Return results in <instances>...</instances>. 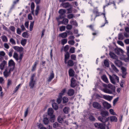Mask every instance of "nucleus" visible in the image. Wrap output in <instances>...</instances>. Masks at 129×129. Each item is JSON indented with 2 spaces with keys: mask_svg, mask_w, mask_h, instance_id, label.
Here are the masks:
<instances>
[{
  "mask_svg": "<svg viewBox=\"0 0 129 129\" xmlns=\"http://www.w3.org/2000/svg\"><path fill=\"white\" fill-rule=\"evenodd\" d=\"M126 72H122V76L123 78H125L126 77Z\"/></svg>",
  "mask_w": 129,
  "mask_h": 129,
  "instance_id": "53",
  "label": "nucleus"
},
{
  "mask_svg": "<svg viewBox=\"0 0 129 129\" xmlns=\"http://www.w3.org/2000/svg\"><path fill=\"white\" fill-rule=\"evenodd\" d=\"M54 74L53 73V71H52V72L51 73L50 76L48 79V82H50L54 78Z\"/></svg>",
  "mask_w": 129,
  "mask_h": 129,
  "instance_id": "14",
  "label": "nucleus"
},
{
  "mask_svg": "<svg viewBox=\"0 0 129 129\" xmlns=\"http://www.w3.org/2000/svg\"><path fill=\"white\" fill-rule=\"evenodd\" d=\"M127 57H126L124 59V61L125 62H129V54L127 55Z\"/></svg>",
  "mask_w": 129,
  "mask_h": 129,
  "instance_id": "64",
  "label": "nucleus"
},
{
  "mask_svg": "<svg viewBox=\"0 0 129 129\" xmlns=\"http://www.w3.org/2000/svg\"><path fill=\"white\" fill-rule=\"evenodd\" d=\"M101 123H96L94 124V126L96 128L99 129V127H100V125Z\"/></svg>",
  "mask_w": 129,
  "mask_h": 129,
  "instance_id": "50",
  "label": "nucleus"
},
{
  "mask_svg": "<svg viewBox=\"0 0 129 129\" xmlns=\"http://www.w3.org/2000/svg\"><path fill=\"white\" fill-rule=\"evenodd\" d=\"M67 91L66 89V88L63 89L61 92L59 93V94L62 96L66 93Z\"/></svg>",
  "mask_w": 129,
  "mask_h": 129,
  "instance_id": "25",
  "label": "nucleus"
},
{
  "mask_svg": "<svg viewBox=\"0 0 129 129\" xmlns=\"http://www.w3.org/2000/svg\"><path fill=\"white\" fill-rule=\"evenodd\" d=\"M124 81L123 80H121L120 81V85L121 87H124L123 84L124 83Z\"/></svg>",
  "mask_w": 129,
  "mask_h": 129,
  "instance_id": "54",
  "label": "nucleus"
},
{
  "mask_svg": "<svg viewBox=\"0 0 129 129\" xmlns=\"http://www.w3.org/2000/svg\"><path fill=\"white\" fill-rule=\"evenodd\" d=\"M103 105L104 108L106 109H108L111 107L110 104L106 102H103Z\"/></svg>",
  "mask_w": 129,
  "mask_h": 129,
  "instance_id": "8",
  "label": "nucleus"
},
{
  "mask_svg": "<svg viewBox=\"0 0 129 129\" xmlns=\"http://www.w3.org/2000/svg\"><path fill=\"white\" fill-rule=\"evenodd\" d=\"M9 72L8 71L7 69H6L5 71L4 72V75L5 77H7L9 76Z\"/></svg>",
  "mask_w": 129,
  "mask_h": 129,
  "instance_id": "45",
  "label": "nucleus"
},
{
  "mask_svg": "<svg viewBox=\"0 0 129 129\" xmlns=\"http://www.w3.org/2000/svg\"><path fill=\"white\" fill-rule=\"evenodd\" d=\"M29 108V107H28L26 109V110L24 114V117H26L28 114Z\"/></svg>",
  "mask_w": 129,
  "mask_h": 129,
  "instance_id": "55",
  "label": "nucleus"
},
{
  "mask_svg": "<svg viewBox=\"0 0 129 129\" xmlns=\"http://www.w3.org/2000/svg\"><path fill=\"white\" fill-rule=\"evenodd\" d=\"M20 84H19L15 88L14 90L13 91L14 93H15L18 90V89L19 88V86L20 85Z\"/></svg>",
  "mask_w": 129,
  "mask_h": 129,
  "instance_id": "57",
  "label": "nucleus"
},
{
  "mask_svg": "<svg viewBox=\"0 0 129 129\" xmlns=\"http://www.w3.org/2000/svg\"><path fill=\"white\" fill-rule=\"evenodd\" d=\"M92 11L93 14L95 15V17L94 19V20H95L96 17L102 15V13L99 12V10L98 9V7L94 8Z\"/></svg>",
  "mask_w": 129,
  "mask_h": 129,
  "instance_id": "2",
  "label": "nucleus"
},
{
  "mask_svg": "<svg viewBox=\"0 0 129 129\" xmlns=\"http://www.w3.org/2000/svg\"><path fill=\"white\" fill-rule=\"evenodd\" d=\"M114 63L116 66L120 67L122 65V62L118 60H115Z\"/></svg>",
  "mask_w": 129,
  "mask_h": 129,
  "instance_id": "10",
  "label": "nucleus"
},
{
  "mask_svg": "<svg viewBox=\"0 0 129 129\" xmlns=\"http://www.w3.org/2000/svg\"><path fill=\"white\" fill-rule=\"evenodd\" d=\"M105 124H102L101 123L99 128L100 129H105Z\"/></svg>",
  "mask_w": 129,
  "mask_h": 129,
  "instance_id": "44",
  "label": "nucleus"
},
{
  "mask_svg": "<svg viewBox=\"0 0 129 129\" xmlns=\"http://www.w3.org/2000/svg\"><path fill=\"white\" fill-rule=\"evenodd\" d=\"M38 61H36L35 62L34 64L32 66V69H31V71L33 72L36 69V66L37 64H38Z\"/></svg>",
  "mask_w": 129,
  "mask_h": 129,
  "instance_id": "21",
  "label": "nucleus"
},
{
  "mask_svg": "<svg viewBox=\"0 0 129 129\" xmlns=\"http://www.w3.org/2000/svg\"><path fill=\"white\" fill-rule=\"evenodd\" d=\"M10 42L12 44H15V42L14 40L12 38H11L10 40Z\"/></svg>",
  "mask_w": 129,
  "mask_h": 129,
  "instance_id": "56",
  "label": "nucleus"
},
{
  "mask_svg": "<svg viewBox=\"0 0 129 129\" xmlns=\"http://www.w3.org/2000/svg\"><path fill=\"white\" fill-rule=\"evenodd\" d=\"M109 78L111 82L114 84H115L116 83L115 81V79L114 78V77H113L112 76L110 75Z\"/></svg>",
  "mask_w": 129,
  "mask_h": 129,
  "instance_id": "28",
  "label": "nucleus"
},
{
  "mask_svg": "<svg viewBox=\"0 0 129 129\" xmlns=\"http://www.w3.org/2000/svg\"><path fill=\"white\" fill-rule=\"evenodd\" d=\"M68 73L70 77H73L74 76L75 72L73 69L70 68L69 69Z\"/></svg>",
  "mask_w": 129,
  "mask_h": 129,
  "instance_id": "9",
  "label": "nucleus"
},
{
  "mask_svg": "<svg viewBox=\"0 0 129 129\" xmlns=\"http://www.w3.org/2000/svg\"><path fill=\"white\" fill-rule=\"evenodd\" d=\"M76 80L74 78H72L71 79L70 86L72 88H75L77 86V84L76 83Z\"/></svg>",
  "mask_w": 129,
  "mask_h": 129,
  "instance_id": "3",
  "label": "nucleus"
},
{
  "mask_svg": "<svg viewBox=\"0 0 129 129\" xmlns=\"http://www.w3.org/2000/svg\"><path fill=\"white\" fill-rule=\"evenodd\" d=\"M98 119L100 121L104 123H105L106 122L108 121L109 120V117L107 118L106 117L100 116L99 117Z\"/></svg>",
  "mask_w": 129,
  "mask_h": 129,
  "instance_id": "4",
  "label": "nucleus"
},
{
  "mask_svg": "<svg viewBox=\"0 0 129 129\" xmlns=\"http://www.w3.org/2000/svg\"><path fill=\"white\" fill-rule=\"evenodd\" d=\"M67 34L66 32L60 34L59 35V37L63 38H66L67 37Z\"/></svg>",
  "mask_w": 129,
  "mask_h": 129,
  "instance_id": "18",
  "label": "nucleus"
},
{
  "mask_svg": "<svg viewBox=\"0 0 129 129\" xmlns=\"http://www.w3.org/2000/svg\"><path fill=\"white\" fill-rule=\"evenodd\" d=\"M104 64L105 66L107 67L109 66V62L107 59H105L104 61Z\"/></svg>",
  "mask_w": 129,
  "mask_h": 129,
  "instance_id": "34",
  "label": "nucleus"
},
{
  "mask_svg": "<svg viewBox=\"0 0 129 129\" xmlns=\"http://www.w3.org/2000/svg\"><path fill=\"white\" fill-rule=\"evenodd\" d=\"M115 51L116 53L118 55L120 54V52H121V53H122V52L123 51L121 49H116Z\"/></svg>",
  "mask_w": 129,
  "mask_h": 129,
  "instance_id": "36",
  "label": "nucleus"
},
{
  "mask_svg": "<svg viewBox=\"0 0 129 129\" xmlns=\"http://www.w3.org/2000/svg\"><path fill=\"white\" fill-rule=\"evenodd\" d=\"M112 77H114V78L116 80L117 82H119V78L115 74H113L112 75Z\"/></svg>",
  "mask_w": 129,
  "mask_h": 129,
  "instance_id": "46",
  "label": "nucleus"
},
{
  "mask_svg": "<svg viewBox=\"0 0 129 129\" xmlns=\"http://www.w3.org/2000/svg\"><path fill=\"white\" fill-rule=\"evenodd\" d=\"M27 40L25 39H22L21 42V44L23 46H24L26 43Z\"/></svg>",
  "mask_w": 129,
  "mask_h": 129,
  "instance_id": "33",
  "label": "nucleus"
},
{
  "mask_svg": "<svg viewBox=\"0 0 129 129\" xmlns=\"http://www.w3.org/2000/svg\"><path fill=\"white\" fill-rule=\"evenodd\" d=\"M67 10H68V14L71 13L72 12V9L71 8L68 9Z\"/></svg>",
  "mask_w": 129,
  "mask_h": 129,
  "instance_id": "63",
  "label": "nucleus"
},
{
  "mask_svg": "<svg viewBox=\"0 0 129 129\" xmlns=\"http://www.w3.org/2000/svg\"><path fill=\"white\" fill-rule=\"evenodd\" d=\"M65 30V26H62L59 28V30L61 31H64Z\"/></svg>",
  "mask_w": 129,
  "mask_h": 129,
  "instance_id": "49",
  "label": "nucleus"
},
{
  "mask_svg": "<svg viewBox=\"0 0 129 129\" xmlns=\"http://www.w3.org/2000/svg\"><path fill=\"white\" fill-rule=\"evenodd\" d=\"M108 87L109 88L112 89H114V87L111 84H109L108 85Z\"/></svg>",
  "mask_w": 129,
  "mask_h": 129,
  "instance_id": "62",
  "label": "nucleus"
},
{
  "mask_svg": "<svg viewBox=\"0 0 129 129\" xmlns=\"http://www.w3.org/2000/svg\"><path fill=\"white\" fill-rule=\"evenodd\" d=\"M102 80L106 83H108L109 81L108 79L105 75H103L102 76Z\"/></svg>",
  "mask_w": 129,
  "mask_h": 129,
  "instance_id": "23",
  "label": "nucleus"
},
{
  "mask_svg": "<svg viewBox=\"0 0 129 129\" xmlns=\"http://www.w3.org/2000/svg\"><path fill=\"white\" fill-rule=\"evenodd\" d=\"M7 62L4 60L0 64V69L1 70H3L6 65H7Z\"/></svg>",
  "mask_w": 129,
  "mask_h": 129,
  "instance_id": "11",
  "label": "nucleus"
},
{
  "mask_svg": "<svg viewBox=\"0 0 129 129\" xmlns=\"http://www.w3.org/2000/svg\"><path fill=\"white\" fill-rule=\"evenodd\" d=\"M102 117H106L108 115V112L107 111H102L101 113Z\"/></svg>",
  "mask_w": 129,
  "mask_h": 129,
  "instance_id": "27",
  "label": "nucleus"
},
{
  "mask_svg": "<svg viewBox=\"0 0 129 129\" xmlns=\"http://www.w3.org/2000/svg\"><path fill=\"white\" fill-rule=\"evenodd\" d=\"M109 55L110 57L112 58L115 59H117L118 57L114 53L112 52H110Z\"/></svg>",
  "mask_w": 129,
  "mask_h": 129,
  "instance_id": "13",
  "label": "nucleus"
},
{
  "mask_svg": "<svg viewBox=\"0 0 129 129\" xmlns=\"http://www.w3.org/2000/svg\"><path fill=\"white\" fill-rule=\"evenodd\" d=\"M13 48L15 50L20 52H22L23 50V47H19L18 46H15L13 47Z\"/></svg>",
  "mask_w": 129,
  "mask_h": 129,
  "instance_id": "12",
  "label": "nucleus"
},
{
  "mask_svg": "<svg viewBox=\"0 0 129 129\" xmlns=\"http://www.w3.org/2000/svg\"><path fill=\"white\" fill-rule=\"evenodd\" d=\"M62 100V96L59 94L57 100V102L58 104H60Z\"/></svg>",
  "mask_w": 129,
  "mask_h": 129,
  "instance_id": "20",
  "label": "nucleus"
},
{
  "mask_svg": "<svg viewBox=\"0 0 129 129\" xmlns=\"http://www.w3.org/2000/svg\"><path fill=\"white\" fill-rule=\"evenodd\" d=\"M104 98L106 100H107L108 101L111 100L112 98V96L109 95L105 96H104Z\"/></svg>",
  "mask_w": 129,
  "mask_h": 129,
  "instance_id": "38",
  "label": "nucleus"
},
{
  "mask_svg": "<svg viewBox=\"0 0 129 129\" xmlns=\"http://www.w3.org/2000/svg\"><path fill=\"white\" fill-rule=\"evenodd\" d=\"M124 37L122 33H120L118 35V39L119 40H122L124 39Z\"/></svg>",
  "mask_w": 129,
  "mask_h": 129,
  "instance_id": "29",
  "label": "nucleus"
},
{
  "mask_svg": "<svg viewBox=\"0 0 129 129\" xmlns=\"http://www.w3.org/2000/svg\"><path fill=\"white\" fill-rule=\"evenodd\" d=\"M72 26L70 24H68L66 26V28L67 29H71L72 28Z\"/></svg>",
  "mask_w": 129,
  "mask_h": 129,
  "instance_id": "61",
  "label": "nucleus"
},
{
  "mask_svg": "<svg viewBox=\"0 0 129 129\" xmlns=\"http://www.w3.org/2000/svg\"><path fill=\"white\" fill-rule=\"evenodd\" d=\"M4 79L2 77H0V83L3 84L4 83Z\"/></svg>",
  "mask_w": 129,
  "mask_h": 129,
  "instance_id": "60",
  "label": "nucleus"
},
{
  "mask_svg": "<svg viewBox=\"0 0 129 129\" xmlns=\"http://www.w3.org/2000/svg\"><path fill=\"white\" fill-rule=\"evenodd\" d=\"M62 6L63 8H66L70 7V4L69 3L67 2L63 4L62 5Z\"/></svg>",
  "mask_w": 129,
  "mask_h": 129,
  "instance_id": "32",
  "label": "nucleus"
},
{
  "mask_svg": "<svg viewBox=\"0 0 129 129\" xmlns=\"http://www.w3.org/2000/svg\"><path fill=\"white\" fill-rule=\"evenodd\" d=\"M71 59L75 60L76 59V58L75 55L73 54L71 56Z\"/></svg>",
  "mask_w": 129,
  "mask_h": 129,
  "instance_id": "47",
  "label": "nucleus"
},
{
  "mask_svg": "<svg viewBox=\"0 0 129 129\" xmlns=\"http://www.w3.org/2000/svg\"><path fill=\"white\" fill-rule=\"evenodd\" d=\"M66 64H67V66L69 67H72L73 66L74 63V61L71 59L67 61H66V62H64Z\"/></svg>",
  "mask_w": 129,
  "mask_h": 129,
  "instance_id": "6",
  "label": "nucleus"
},
{
  "mask_svg": "<svg viewBox=\"0 0 129 129\" xmlns=\"http://www.w3.org/2000/svg\"><path fill=\"white\" fill-rule=\"evenodd\" d=\"M43 122L44 124L45 125L48 124L49 122L48 118L46 117H45L44 118Z\"/></svg>",
  "mask_w": 129,
  "mask_h": 129,
  "instance_id": "31",
  "label": "nucleus"
},
{
  "mask_svg": "<svg viewBox=\"0 0 129 129\" xmlns=\"http://www.w3.org/2000/svg\"><path fill=\"white\" fill-rule=\"evenodd\" d=\"M62 100L63 103V104H65L68 102L69 99L67 96H64L62 98Z\"/></svg>",
  "mask_w": 129,
  "mask_h": 129,
  "instance_id": "24",
  "label": "nucleus"
},
{
  "mask_svg": "<svg viewBox=\"0 0 129 129\" xmlns=\"http://www.w3.org/2000/svg\"><path fill=\"white\" fill-rule=\"evenodd\" d=\"M67 18L69 19L73 18L74 17V14H73L70 13L68 14L67 16Z\"/></svg>",
  "mask_w": 129,
  "mask_h": 129,
  "instance_id": "43",
  "label": "nucleus"
},
{
  "mask_svg": "<svg viewBox=\"0 0 129 129\" xmlns=\"http://www.w3.org/2000/svg\"><path fill=\"white\" fill-rule=\"evenodd\" d=\"M10 29L13 32H15V28L13 26H11L9 27Z\"/></svg>",
  "mask_w": 129,
  "mask_h": 129,
  "instance_id": "58",
  "label": "nucleus"
},
{
  "mask_svg": "<svg viewBox=\"0 0 129 129\" xmlns=\"http://www.w3.org/2000/svg\"><path fill=\"white\" fill-rule=\"evenodd\" d=\"M70 23L71 24L75 26H78V24L76 21V20H71L70 21Z\"/></svg>",
  "mask_w": 129,
  "mask_h": 129,
  "instance_id": "39",
  "label": "nucleus"
},
{
  "mask_svg": "<svg viewBox=\"0 0 129 129\" xmlns=\"http://www.w3.org/2000/svg\"><path fill=\"white\" fill-rule=\"evenodd\" d=\"M2 39L3 42H7L8 41L7 37L4 35L2 37Z\"/></svg>",
  "mask_w": 129,
  "mask_h": 129,
  "instance_id": "42",
  "label": "nucleus"
},
{
  "mask_svg": "<svg viewBox=\"0 0 129 129\" xmlns=\"http://www.w3.org/2000/svg\"><path fill=\"white\" fill-rule=\"evenodd\" d=\"M75 91L74 89H69L67 92V94L69 96H72L74 94Z\"/></svg>",
  "mask_w": 129,
  "mask_h": 129,
  "instance_id": "7",
  "label": "nucleus"
},
{
  "mask_svg": "<svg viewBox=\"0 0 129 129\" xmlns=\"http://www.w3.org/2000/svg\"><path fill=\"white\" fill-rule=\"evenodd\" d=\"M54 111L51 108H49L48 110V115L49 118V120L51 122H53L55 120V115L53 114Z\"/></svg>",
  "mask_w": 129,
  "mask_h": 129,
  "instance_id": "1",
  "label": "nucleus"
},
{
  "mask_svg": "<svg viewBox=\"0 0 129 129\" xmlns=\"http://www.w3.org/2000/svg\"><path fill=\"white\" fill-rule=\"evenodd\" d=\"M58 12L60 14L64 15L66 13V11L64 9H60L59 10Z\"/></svg>",
  "mask_w": 129,
  "mask_h": 129,
  "instance_id": "35",
  "label": "nucleus"
},
{
  "mask_svg": "<svg viewBox=\"0 0 129 129\" xmlns=\"http://www.w3.org/2000/svg\"><path fill=\"white\" fill-rule=\"evenodd\" d=\"M67 42V39H63L61 40V44L64 45V44H66Z\"/></svg>",
  "mask_w": 129,
  "mask_h": 129,
  "instance_id": "41",
  "label": "nucleus"
},
{
  "mask_svg": "<svg viewBox=\"0 0 129 129\" xmlns=\"http://www.w3.org/2000/svg\"><path fill=\"white\" fill-rule=\"evenodd\" d=\"M57 120L59 123H61L63 120V118L60 116H59L58 117Z\"/></svg>",
  "mask_w": 129,
  "mask_h": 129,
  "instance_id": "51",
  "label": "nucleus"
},
{
  "mask_svg": "<svg viewBox=\"0 0 129 129\" xmlns=\"http://www.w3.org/2000/svg\"><path fill=\"white\" fill-rule=\"evenodd\" d=\"M69 46L68 45H66L64 47V51L66 52H68V51L69 49Z\"/></svg>",
  "mask_w": 129,
  "mask_h": 129,
  "instance_id": "48",
  "label": "nucleus"
},
{
  "mask_svg": "<svg viewBox=\"0 0 129 129\" xmlns=\"http://www.w3.org/2000/svg\"><path fill=\"white\" fill-rule=\"evenodd\" d=\"M52 106L53 108L55 110H57L58 109V107L56 103H53L52 104Z\"/></svg>",
  "mask_w": 129,
  "mask_h": 129,
  "instance_id": "22",
  "label": "nucleus"
},
{
  "mask_svg": "<svg viewBox=\"0 0 129 129\" xmlns=\"http://www.w3.org/2000/svg\"><path fill=\"white\" fill-rule=\"evenodd\" d=\"M110 120L111 122H117V119L116 117L115 116H112L110 117Z\"/></svg>",
  "mask_w": 129,
  "mask_h": 129,
  "instance_id": "17",
  "label": "nucleus"
},
{
  "mask_svg": "<svg viewBox=\"0 0 129 129\" xmlns=\"http://www.w3.org/2000/svg\"><path fill=\"white\" fill-rule=\"evenodd\" d=\"M15 63L12 59L10 60L8 62V66L9 67L15 66Z\"/></svg>",
  "mask_w": 129,
  "mask_h": 129,
  "instance_id": "19",
  "label": "nucleus"
},
{
  "mask_svg": "<svg viewBox=\"0 0 129 129\" xmlns=\"http://www.w3.org/2000/svg\"><path fill=\"white\" fill-rule=\"evenodd\" d=\"M93 107L97 109H100L102 108V106L100 104L97 102H94L92 104Z\"/></svg>",
  "mask_w": 129,
  "mask_h": 129,
  "instance_id": "5",
  "label": "nucleus"
},
{
  "mask_svg": "<svg viewBox=\"0 0 129 129\" xmlns=\"http://www.w3.org/2000/svg\"><path fill=\"white\" fill-rule=\"evenodd\" d=\"M28 33L26 32L23 33L22 34V36L24 38H26L27 36H28Z\"/></svg>",
  "mask_w": 129,
  "mask_h": 129,
  "instance_id": "59",
  "label": "nucleus"
},
{
  "mask_svg": "<svg viewBox=\"0 0 129 129\" xmlns=\"http://www.w3.org/2000/svg\"><path fill=\"white\" fill-rule=\"evenodd\" d=\"M18 56V55L17 53L16 52H15L14 54L13 57L16 60H18L19 59Z\"/></svg>",
  "mask_w": 129,
  "mask_h": 129,
  "instance_id": "40",
  "label": "nucleus"
},
{
  "mask_svg": "<svg viewBox=\"0 0 129 129\" xmlns=\"http://www.w3.org/2000/svg\"><path fill=\"white\" fill-rule=\"evenodd\" d=\"M111 66L112 69L116 72L118 73L119 72L118 70L117 69V68L114 64H111Z\"/></svg>",
  "mask_w": 129,
  "mask_h": 129,
  "instance_id": "30",
  "label": "nucleus"
},
{
  "mask_svg": "<svg viewBox=\"0 0 129 129\" xmlns=\"http://www.w3.org/2000/svg\"><path fill=\"white\" fill-rule=\"evenodd\" d=\"M35 81L34 80H30L29 83V86H30V88L31 89H32L33 88Z\"/></svg>",
  "mask_w": 129,
  "mask_h": 129,
  "instance_id": "15",
  "label": "nucleus"
},
{
  "mask_svg": "<svg viewBox=\"0 0 129 129\" xmlns=\"http://www.w3.org/2000/svg\"><path fill=\"white\" fill-rule=\"evenodd\" d=\"M40 9V7L39 5H37L35 11L36 15L37 16L38 14L39 10Z\"/></svg>",
  "mask_w": 129,
  "mask_h": 129,
  "instance_id": "37",
  "label": "nucleus"
},
{
  "mask_svg": "<svg viewBox=\"0 0 129 129\" xmlns=\"http://www.w3.org/2000/svg\"><path fill=\"white\" fill-rule=\"evenodd\" d=\"M70 55L69 53L68 52H66V53L65 54L64 62H66V61H67L68 59L69 58Z\"/></svg>",
  "mask_w": 129,
  "mask_h": 129,
  "instance_id": "16",
  "label": "nucleus"
},
{
  "mask_svg": "<svg viewBox=\"0 0 129 129\" xmlns=\"http://www.w3.org/2000/svg\"><path fill=\"white\" fill-rule=\"evenodd\" d=\"M75 48L74 47H71L70 50V52L71 53H74L75 52Z\"/></svg>",
  "mask_w": 129,
  "mask_h": 129,
  "instance_id": "52",
  "label": "nucleus"
},
{
  "mask_svg": "<svg viewBox=\"0 0 129 129\" xmlns=\"http://www.w3.org/2000/svg\"><path fill=\"white\" fill-rule=\"evenodd\" d=\"M69 108L68 107H65L63 109V111L64 113L66 114H68L69 110Z\"/></svg>",
  "mask_w": 129,
  "mask_h": 129,
  "instance_id": "26",
  "label": "nucleus"
}]
</instances>
